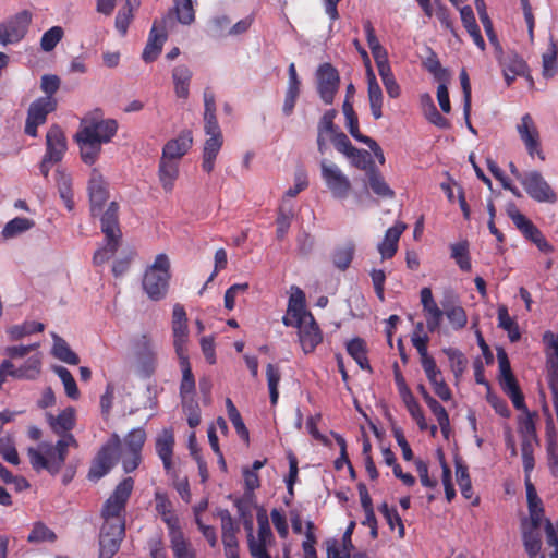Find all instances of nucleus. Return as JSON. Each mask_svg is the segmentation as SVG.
Returning <instances> with one entry per match:
<instances>
[{"mask_svg":"<svg viewBox=\"0 0 558 558\" xmlns=\"http://www.w3.org/2000/svg\"><path fill=\"white\" fill-rule=\"evenodd\" d=\"M133 488L134 480L132 477L123 478L106 499L100 511L104 524L113 526V530L119 533L125 530L126 504Z\"/></svg>","mask_w":558,"mask_h":558,"instance_id":"1","label":"nucleus"},{"mask_svg":"<svg viewBox=\"0 0 558 558\" xmlns=\"http://www.w3.org/2000/svg\"><path fill=\"white\" fill-rule=\"evenodd\" d=\"M70 447L72 445L63 440H57L56 444L43 441L37 448H28L27 456L35 471L46 470L50 475L54 476L63 468Z\"/></svg>","mask_w":558,"mask_h":558,"instance_id":"2","label":"nucleus"},{"mask_svg":"<svg viewBox=\"0 0 558 558\" xmlns=\"http://www.w3.org/2000/svg\"><path fill=\"white\" fill-rule=\"evenodd\" d=\"M118 211V203L111 202L101 216V232L105 234V245L94 253L93 263L96 266L108 262L120 246L122 232L119 227Z\"/></svg>","mask_w":558,"mask_h":558,"instance_id":"3","label":"nucleus"},{"mask_svg":"<svg viewBox=\"0 0 558 558\" xmlns=\"http://www.w3.org/2000/svg\"><path fill=\"white\" fill-rule=\"evenodd\" d=\"M170 277L169 257L165 253L158 254L144 272L143 290L150 300L160 301L167 295Z\"/></svg>","mask_w":558,"mask_h":558,"instance_id":"4","label":"nucleus"},{"mask_svg":"<svg viewBox=\"0 0 558 558\" xmlns=\"http://www.w3.org/2000/svg\"><path fill=\"white\" fill-rule=\"evenodd\" d=\"M121 446L122 441L120 437L113 434L109 440L100 447L88 471L87 476L90 481L96 482L111 471L118 462Z\"/></svg>","mask_w":558,"mask_h":558,"instance_id":"5","label":"nucleus"},{"mask_svg":"<svg viewBox=\"0 0 558 558\" xmlns=\"http://www.w3.org/2000/svg\"><path fill=\"white\" fill-rule=\"evenodd\" d=\"M132 350L141 374L150 377L157 367V351L149 333H142L132 339Z\"/></svg>","mask_w":558,"mask_h":558,"instance_id":"6","label":"nucleus"},{"mask_svg":"<svg viewBox=\"0 0 558 558\" xmlns=\"http://www.w3.org/2000/svg\"><path fill=\"white\" fill-rule=\"evenodd\" d=\"M46 418L51 432L59 437L58 440L72 445V448H78V441L72 434L76 425V413L73 407L65 408L58 415L47 413Z\"/></svg>","mask_w":558,"mask_h":558,"instance_id":"7","label":"nucleus"},{"mask_svg":"<svg viewBox=\"0 0 558 558\" xmlns=\"http://www.w3.org/2000/svg\"><path fill=\"white\" fill-rule=\"evenodd\" d=\"M320 174L326 186L335 198H347L351 192V182L341 169L333 162L323 159Z\"/></svg>","mask_w":558,"mask_h":558,"instance_id":"8","label":"nucleus"},{"mask_svg":"<svg viewBox=\"0 0 558 558\" xmlns=\"http://www.w3.org/2000/svg\"><path fill=\"white\" fill-rule=\"evenodd\" d=\"M58 101L54 97H39L28 107L25 121V133L32 137L38 135V126L47 121L49 113L57 109Z\"/></svg>","mask_w":558,"mask_h":558,"instance_id":"9","label":"nucleus"},{"mask_svg":"<svg viewBox=\"0 0 558 558\" xmlns=\"http://www.w3.org/2000/svg\"><path fill=\"white\" fill-rule=\"evenodd\" d=\"M508 215L522 235L534 243L542 253L550 254L554 252V246L525 215L520 213L515 207L509 209Z\"/></svg>","mask_w":558,"mask_h":558,"instance_id":"10","label":"nucleus"},{"mask_svg":"<svg viewBox=\"0 0 558 558\" xmlns=\"http://www.w3.org/2000/svg\"><path fill=\"white\" fill-rule=\"evenodd\" d=\"M32 22V13L23 10L0 23V44L7 46L21 41Z\"/></svg>","mask_w":558,"mask_h":558,"instance_id":"11","label":"nucleus"},{"mask_svg":"<svg viewBox=\"0 0 558 558\" xmlns=\"http://www.w3.org/2000/svg\"><path fill=\"white\" fill-rule=\"evenodd\" d=\"M80 147L81 159L85 165L93 166L99 158L101 146L109 143V136L96 137L90 129H80L74 135Z\"/></svg>","mask_w":558,"mask_h":558,"instance_id":"12","label":"nucleus"},{"mask_svg":"<svg viewBox=\"0 0 558 558\" xmlns=\"http://www.w3.org/2000/svg\"><path fill=\"white\" fill-rule=\"evenodd\" d=\"M317 93L325 105H331L340 85L338 70L331 63H323L316 71Z\"/></svg>","mask_w":558,"mask_h":558,"instance_id":"13","label":"nucleus"},{"mask_svg":"<svg viewBox=\"0 0 558 558\" xmlns=\"http://www.w3.org/2000/svg\"><path fill=\"white\" fill-rule=\"evenodd\" d=\"M517 132L523 142L525 149L531 158L538 157L545 160V155L541 145L539 131L530 113L522 116L520 123L517 124Z\"/></svg>","mask_w":558,"mask_h":558,"instance_id":"14","label":"nucleus"},{"mask_svg":"<svg viewBox=\"0 0 558 558\" xmlns=\"http://www.w3.org/2000/svg\"><path fill=\"white\" fill-rule=\"evenodd\" d=\"M521 184L527 195L539 203H555L557 195L541 172L534 170L526 172L521 179Z\"/></svg>","mask_w":558,"mask_h":558,"instance_id":"15","label":"nucleus"},{"mask_svg":"<svg viewBox=\"0 0 558 558\" xmlns=\"http://www.w3.org/2000/svg\"><path fill=\"white\" fill-rule=\"evenodd\" d=\"M171 328L177 355H186L189 339L187 316L184 306L180 303L173 305Z\"/></svg>","mask_w":558,"mask_h":558,"instance_id":"16","label":"nucleus"},{"mask_svg":"<svg viewBox=\"0 0 558 558\" xmlns=\"http://www.w3.org/2000/svg\"><path fill=\"white\" fill-rule=\"evenodd\" d=\"M421 304L426 320V328L430 333L438 332L444 319L445 312L438 306L434 300L432 289L429 287L422 288L420 292Z\"/></svg>","mask_w":558,"mask_h":558,"instance_id":"17","label":"nucleus"},{"mask_svg":"<svg viewBox=\"0 0 558 558\" xmlns=\"http://www.w3.org/2000/svg\"><path fill=\"white\" fill-rule=\"evenodd\" d=\"M80 129H90L96 137L109 136V143L116 136L118 122L114 119H104L100 110L84 117L81 120Z\"/></svg>","mask_w":558,"mask_h":558,"instance_id":"18","label":"nucleus"},{"mask_svg":"<svg viewBox=\"0 0 558 558\" xmlns=\"http://www.w3.org/2000/svg\"><path fill=\"white\" fill-rule=\"evenodd\" d=\"M68 149L66 137L58 124H52L46 134V151L44 157L59 163Z\"/></svg>","mask_w":558,"mask_h":558,"instance_id":"19","label":"nucleus"},{"mask_svg":"<svg viewBox=\"0 0 558 558\" xmlns=\"http://www.w3.org/2000/svg\"><path fill=\"white\" fill-rule=\"evenodd\" d=\"M295 327L299 328V341L303 352L305 354L314 352L323 341V333L314 316L308 314V318L303 320L302 325Z\"/></svg>","mask_w":558,"mask_h":558,"instance_id":"20","label":"nucleus"},{"mask_svg":"<svg viewBox=\"0 0 558 558\" xmlns=\"http://www.w3.org/2000/svg\"><path fill=\"white\" fill-rule=\"evenodd\" d=\"M310 312L305 310V294L300 288L290 295L287 314L282 317L286 326H299L308 318Z\"/></svg>","mask_w":558,"mask_h":558,"instance_id":"21","label":"nucleus"},{"mask_svg":"<svg viewBox=\"0 0 558 558\" xmlns=\"http://www.w3.org/2000/svg\"><path fill=\"white\" fill-rule=\"evenodd\" d=\"M337 111L335 109L327 110L317 124V149L324 155L328 149V141L332 140L335 134L340 132L335 123Z\"/></svg>","mask_w":558,"mask_h":558,"instance_id":"22","label":"nucleus"},{"mask_svg":"<svg viewBox=\"0 0 558 558\" xmlns=\"http://www.w3.org/2000/svg\"><path fill=\"white\" fill-rule=\"evenodd\" d=\"M125 536V530L122 533L113 530L109 524H102L99 534V556L98 558H112L119 550L121 542Z\"/></svg>","mask_w":558,"mask_h":558,"instance_id":"23","label":"nucleus"},{"mask_svg":"<svg viewBox=\"0 0 558 558\" xmlns=\"http://www.w3.org/2000/svg\"><path fill=\"white\" fill-rule=\"evenodd\" d=\"M90 213L93 216L100 214L104 204L108 199V189L102 177L94 170L88 183Z\"/></svg>","mask_w":558,"mask_h":558,"instance_id":"24","label":"nucleus"},{"mask_svg":"<svg viewBox=\"0 0 558 558\" xmlns=\"http://www.w3.org/2000/svg\"><path fill=\"white\" fill-rule=\"evenodd\" d=\"M167 40L166 27L158 26L155 21L149 32L147 44L143 50L142 58L149 63L155 61L162 50L163 43Z\"/></svg>","mask_w":558,"mask_h":558,"instance_id":"25","label":"nucleus"},{"mask_svg":"<svg viewBox=\"0 0 558 558\" xmlns=\"http://www.w3.org/2000/svg\"><path fill=\"white\" fill-rule=\"evenodd\" d=\"M193 144L191 131L182 132L177 138L170 140L163 146L161 158L179 161L190 150Z\"/></svg>","mask_w":558,"mask_h":558,"instance_id":"26","label":"nucleus"},{"mask_svg":"<svg viewBox=\"0 0 558 558\" xmlns=\"http://www.w3.org/2000/svg\"><path fill=\"white\" fill-rule=\"evenodd\" d=\"M407 229V225L397 221L392 227L388 228L385 233L384 240L378 244V251L383 259H390L398 251V243L400 236Z\"/></svg>","mask_w":558,"mask_h":558,"instance_id":"27","label":"nucleus"},{"mask_svg":"<svg viewBox=\"0 0 558 558\" xmlns=\"http://www.w3.org/2000/svg\"><path fill=\"white\" fill-rule=\"evenodd\" d=\"M204 131L207 136L222 135L216 117V99L209 87L204 90Z\"/></svg>","mask_w":558,"mask_h":558,"instance_id":"28","label":"nucleus"},{"mask_svg":"<svg viewBox=\"0 0 558 558\" xmlns=\"http://www.w3.org/2000/svg\"><path fill=\"white\" fill-rule=\"evenodd\" d=\"M174 434L171 428H165L156 438V452L162 461L167 473L172 470V456L174 448Z\"/></svg>","mask_w":558,"mask_h":558,"instance_id":"29","label":"nucleus"},{"mask_svg":"<svg viewBox=\"0 0 558 558\" xmlns=\"http://www.w3.org/2000/svg\"><path fill=\"white\" fill-rule=\"evenodd\" d=\"M544 343L553 349V356L548 357V385L553 395H558V337L551 331H546L543 336Z\"/></svg>","mask_w":558,"mask_h":558,"instance_id":"30","label":"nucleus"},{"mask_svg":"<svg viewBox=\"0 0 558 558\" xmlns=\"http://www.w3.org/2000/svg\"><path fill=\"white\" fill-rule=\"evenodd\" d=\"M541 526H533L527 523V519L521 520L522 542L529 558H535L542 548Z\"/></svg>","mask_w":558,"mask_h":558,"instance_id":"31","label":"nucleus"},{"mask_svg":"<svg viewBox=\"0 0 558 558\" xmlns=\"http://www.w3.org/2000/svg\"><path fill=\"white\" fill-rule=\"evenodd\" d=\"M526 500L529 509L527 523L533 526H541L544 519V506L542 499L538 497L535 486L531 481H527Z\"/></svg>","mask_w":558,"mask_h":558,"instance_id":"32","label":"nucleus"},{"mask_svg":"<svg viewBox=\"0 0 558 558\" xmlns=\"http://www.w3.org/2000/svg\"><path fill=\"white\" fill-rule=\"evenodd\" d=\"M522 411L523 415L518 417V433L521 438V444H539L535 425L537 413H532L527 409Z\"/></svg>","mask_w":558,"mask_h":558,"instance_id":"33","label":"nucleus"},{"mask_svg":"<svg viewBox=\"0 0 558 558\" xmlns=\"http://www.w3.org/2000/svg\"><path fill=\"white\" fill-rule=\"evenodd\" d=\"M223 145V135H213L206 138L202 154V169L210 173L215 169L216 158Z\"/></svg>","mask_w":558,"mask_h":558,"instance_id":"34","label":"nucleus"},{"mask_svg":"<svg viewBox=\"0 0 558 558\" xmlns=\"http://www.w3.org/2000/svg\"><path fill=\"white\" fill-rule=\"evenodd\" d=\"M294 218V206L291 202L286 198L282 199L281 204L277 209L276 218V238L282 241L289 232L292 220Z\"/></svg>","mask_w":558,"mask_h":558,"instance_id":"35","label":"nucleus"},{"mask_svg":"<svg viewBox=\"0 0 558 558\" xmlns=\"http://www.w3.org/2000/svg\"><path fill=\"white\" fill-rule=\"evenodd\" d=\"M367 93L371 112L373 118L378 120L383 117V92L372 70L367 71Z\"/></svg>","mask_w":558,"mask_h":558,"instance_id":"36","label":"nucleus"},{"mask_svg":"<svg viewBox=\"0 0 558 558\" xmlns=\"http://www.w3.org/2000/svg\"><path fill=\"white\" fill-rule=\"evenodd\" d=\"M505 81L510 86L517 76L524 75L527 70L526 62L517 53L509 54L501 61Z\"/></svg>","mask_w":558,"mask_h":558,"instance_id":"37","label":"nucleus"},{"mask_svg":"<svg viewBox=\"0 0 558 558\" xmlns=\"http://www.w3.org/2000/svg\"><path fill=\"white\" fill-rule=\"evenodd\" d=\"M460 15L461 21L469 33V35L472 37L474 44L480 48L482 51L485 50V40L481 34V29L476 23L474 12L470 5H464L460 9Z\"/></svg>","mask_w":558,"mask_h":558,"instance_id":"38","label":"nucleus"},{"mask_svg":"<svg viewBox=\"0 0 558 558\" xmlns=\"http://www.w3.org/2000/svg\"><path fill=\"white\" fill-rule=\"evenodd\" d=\"M180 368L182 372V379L180 383V397L182 399L193 398L195 393V378L192 373V367L189 361V355H180L178 356Z\"/></svg>","mask_w":558,"mask_h":558,"instance_id":"39","label":"nucleus"},{"mask_svg":"<svg viewBox=\"0 0 558 558\" xmlns=\"http://www.w3.org/2000/svg\"><path fill=\"white\" fill-rule=\"evenodd\" d=\"M191 80L192 72L186 65L180 64L173 68L172 81L174 85V93L178 98H189Z\"/></svg>","mask_w":558,"mask_h":558,"instance_id":"40","label":"nucleus"},{"mask_svg":"<svg viewBox=\"0 0 558 558\" xmlns=\"http://www.w3.org/2000/svg\"><path fill=\"white\" fill-rule=\"evenodd\" d=\"M158 174L163 190L171 192L179 177V161L161 158Z\"/></svg>","mask_w":558,"mask_h":558,"instance_id":"41","label":"nucleus"},{"mask_svg":"<svg viewBox=\"0 0 558 558\" xmlns=\"http://www.w3.org/2000/svg\"><path fill=\"white\" fill-rule=\"evenodd\" d=\"M499 384L504 392L511 399L513 407L517 410H526L524 396L514 375L499 378Z\"/></svg>","mask_w":558,"mask_h":558,"instance_id":"42","label":"nucleus"},{"mask_svg":"<svg viewBox=\"0 0 558 558\" xmlns=\"http://www.w3.org/2000/svg\"><path fill=\"white\" fill-rule=\"evenodd\" d=\"M347 351L362 369L372 372V367L367 359L366 342L362 338L356 337L350 340L347 343Z\"/></svg>","mask_w":558,"mask_h":558,"instance_id":"43","label":"nucleus"},{"mask_svg":"<svg viewBox=\"0 0 558 558\" xmlns=\"http://www.w3.org/2000/svg\"><path fill=\"white\" fill-rule=\"evenodd\" d=\"M450 257L454 259L460 270L468 272L472 269L468 240L450 244Z\"/></svg>","mask_w":558,"mask_h":558,"instance_id":"44","label":"nucleus"},{"mask_svg":"<svg viewBox=\"0 0 558 558\" xmlns=\"http://www.w3.org/2000/svg\"><path fill=\"white\" fill-rule=\"evenodd\" d=\"M56 183L60 197L63 201L65 207L68 208V210H72L74 208V199L71 177L68 173H65L64 170L57 169Z\"/></svg>","mask_w":558,"mask_h":558,"instance_id":"45","label":"nucleus"},{"mask_svg":"<svg viewBox=\"0 0 558 558\" xmlns=\"http://www.w3.org/2000/svg\"><path fill=\"white\" fill-rule=\"evenodd\" d=\"M53 337V347H52V354L58 360L70 364V365H77L80 363V357L75 352L72 351L68 342L59 337L58 335H52Z\"/></svg>","mask_w":558,"mask_h":558,"instance_id":"46","label":"nucleus"},{"mask_svg":"<svg viewBox=\"0 0 558 558\" xmlns=\"http://www.w3.org/2000/svg\"><path fill=\"white\" fill-rule=\"evenodd\" d=\"M498 326L507 331L508 337L511 342H517L521 338V333L519 330L518 323L510 317L508 308L506 305H500L498 307Z\"/></svg>","mask_w":558,"mask_h":558,"instance_id":"47","label":"nucleus"},{"mask_svg":"<svg viewBox=\"0 0 558 558\" xmlns=\"http://www.w3.org/2000/svg\"><path fill=\"white\" fill-rule=\"evenodd\" d=\"M355 253V245L353 242H348L343 246L337 247L332 253V263L339 270L344 271L348 269L353 260Z\"/></svg>","mask_w":558,"mask_h":558,"instance_id":"48","label":"nucleus"},{"mask_svg":"<svg viewBox=\"0 0 558 558\" xmlns=\"http://www.w3.org/2000/svg\"><path fill=\"white\" fill-rule=\"evenodd\" d=\"M427 104L426 108L424 109L425 118L434 124L435 126L446 130L450 128V122L447 118H445L442 114L439 113L437 110L435 104L433 102L432 97L428 94H425L422 96V102Z\"/></svg>","mask_w":558,"mask_h":558,"instance_id":"49","label":"nucleus"},{"mask_svg":"<svg viewBox=\"0 0 558 558\" xmlns=\"http://www.w3.org/2000/svg\"><path fill=\"white\" fill-rule=\"evenodd\" d=\"M257 523H258V538H253V543L250 544V549L255 548L256 546H262L266 548L267 543H269L272 538V532L269 525L268 517L265 512L257 513Z\"/></svg>","mask_w":558,"mask_h":558,"instance_id":"50","label":"nucleus"},{"mask_svg":"<svg viewBox=\"0 0 558 558\" xmlns=\"http://www.w3.org/2000/svg\"><path fill=\"white\" fill-rule=\"evenodd\" d=\"M33 226V220L25 217H16L5 223V226L2 229L1 235L3 239H12L29 230Z\"/></svg>","mask_w":558,"mask_h":558,"instance_id":"51","label":"nucleus"},{"mask_svg":"<svg viewBox=\"0 0 558 558\" xmlns=\"http://www.w3.org/2000/svg\"><path fill=\"white\" fill-rule=\"evenodd\" d=\"M367 175L369 186L376 195L388 198H392L395 196V192L389 187L377 169H371L367 172Z\"/></svg>","mask_w":558,"mask_h":558,"instance_id":"52","label":"nucleus"},{"mask_svg":"<svg viewBox=\"0 0 558 558\" xmlns=\"http://www.w3.org/2000/svg\"><path fill=\"white\" fill-rule=\"evenodd\" d=\"M145 441V429L142 427L133 428L123 439V449L135 453H142Z\"/></svg>","mask_w":558,"mask_h":558,"instance_id":"53","label":"nucleus"},{"mask_svg":"<svg viewBox=\"0 0 558 558\" xmlns=\"http://www.w3.org/2000/svg\"><path fill=\"white\" fill-rule=\"evenodd\" d=\"M174 558H196V551L183 533H177L170 542Z\"/></svg>","mask_w":558,"mask_h":558,"instance_id":"54","label":"nucleus"},{"mask_svg":"<svg viewBox=\"0 0 558 558\" xmlns=\"http://www.w3.org/2000/svg\"><path fill=\"white\" fill-rule=\"evenodd\" d=\"M52 369L60 377L64 386L65 395L73 400H77L80 398V391L71 372L66 367L59 365L53 366Z\"/></svg>","mask_w":558,"mask_h":558,"instance_id":"55","label":"nucleus"},{"mask_svg":"<svg viewBox=\"0 0 558 558\" xmlns=\"http://www.w3.org/2000/svg\"><path fill=\"white\" fill-rule=\"evenodd\" d=\"M57 539V534L49 529L41 521H37L34 523L31 533L27 536V542L32 544L50 542L53 543Z\"/></svg>","mask_w":558,"mask_h":558,"instance_id":"56","label":"nucleus"},{"mask_svg":"<svg viewBox=\"0 0 558 558\" xmlns=\"http://www.w3.org/2000/svg\"><path fill=\"white\" fill-rule=\"evenodd\" d=\"M402 401L407 410L409 411L411 417L416 422L418 428L421 430L428 429V424L425 420L424 412L418 402L416 401L415 397L413 396V393L402 398Z\"/></svg>","mask_w":558,"mask_h":558,"instance_id":"57","label":"nucleus"},{"mask_svg":"<svg viewBox=\"0 0 558 558\" xmlns=\"http://www.w3.org/2000/svg\"><path fill=\"white\" fill-rule=\"evenodd\" d=\"M444 307L445 315L454 330H460L466 326V312L461 305H450Z\"/></svg>","mask_w":558,"mask_h":558,"instance_id":"58","label":"nucleus"},{"mask_svg":"<svg viewBox=\"0 0 558 558\" xmlns=\"http://www.w3.org/2000/svg\"><path fill=\"white\" fill-rule=\"evenodd\" d=\"M41 367V360L39 354H35L29 356L23 365L19 367L17 379H35L39 373Z\"/></svg>","mask_w":558,"mask_h":558,"instance_id":"59","label":"nucleus"},{"mask_svg":"<svg viewBox=\"0 0 558 558\" xmlns=\"http://www.w3.org/2000/svg\"><path fill=\"white\" fill-rule=\"evenodd\" d=\"M432 413L436 416V420L439 424L441 433L446 438H448L450 430V420L446 409L435 399L433 398L428 403H426Z\"/></svg>","mask_w":558,"mask_h":558,"instance_id":"60","label":"nucleus"},{"mask_svg":"<svg viewBox=\"0 0 558 558\" xmlns=\"http://www.w3.org/2000/svg\"><path fill=\"white\" fill-rule=\"evenodd\" d=\"M456 476L462 496L465 499H470L473 493L472 483L469 474V469L462 462L456 463Z\"/></svg>","mask_w":558,"mask_h":558,"instance_id":"61","label":"nucleus"},{"mask_svg":"<svg viewBox=\"0 0 558 558\" xmlns=\"http://www.w3.org/2000/svg\"><path fill=\"white\" fill-rule=\"evenodd\" d=\"M378 509H379L380 513L384 515V518L386 519L387 524L389 525V527L391 530H393L395 526L397 525L398 526L399 536L403 537L404 533H405V529H404L402 519L399 515L397 509L396 508H390L387 502H383L379 506Z\"/></svg>","mask_w":558,"mask_h":558,"instance_id":"62","label":"nucleus"},{"mask_svg":"<svg viewBox=\"0 0 558 558\" xmlns=\"http://www.w3.org/2000/svg\"><path fill=\"white\" fill-rule=\"evenodd\" d=\"M182 409L186 414L187 424L191 428H195L201 424V409L198 402L194 398L182 399Z\"/></svg>","mask_w":558,"mask_h":558,"instance_id":"63","label":"nucleus"},{"mask_svg":"<svg viewBox=\"0 0 558 558\" xmlns=\"http://www.w3.org/2000/svg\"><path fill=\"white\" fill-rule=\"evenodd\" d=\"M177 19L184 25H190L195 20L192 0H174Z\"/></svg>","mask_w":558,"mask_h":558,"instance_id":"64","label":"nucleus"}]
</instances>
